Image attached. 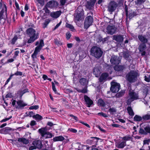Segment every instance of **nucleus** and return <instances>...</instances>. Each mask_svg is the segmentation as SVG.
Returning a JSON list of instances; mask_svg holds the SVG:
<instances>
[{"instance_id": "09e8293b", "label": "nucleus", "mask_w": 150, "mask_h": 150, "mask_svg": "<svg viewBox=\"0 0 150 150\" xmlns=\"http://www.w3.org/2000/svg\"><path fill=\"white\" fill-rule=\"evenodd\" d=\"M52 89L53 91L55 93H57V90L55 88L54 84L53 82H52Z\"/></svg>"}, {"instance_id": "4468645a", "label": "nucleus", "mask_w": 150, "mask_h": 150, "mask_svg": "<svg viewBox=\"0 0 150 150\" xmlns=\"http://www.w3.org/2000/svg\"><path fill=\"white\" fill-rule=\"evenodd\" d=\"M126 145L125 142L123 140H120L115 143V146L117 148L120 149H123Z\"/></svg>"}, {"instance_id": "c756f323", "label": "nucleus", "mask_w": 150, "mask_h": 150, "mask_svg": "<svg viewBox=\"0 0 150 150\" xmlns=\"http://www.w3.org/2000/svg\"><path fill=\"white\" fill-rule=\"evenodd\" d=\"M93 72L96 77H98L100 73V70L99 68L97 67L94 68L93 69Z\"/></svg>"}, {"instance_id": "7c9ffc66", "label": "nucleus", "mask_w": 150, "mask_h": 150, "mask_svg": "<svg viewBox=\"0 0 150 150\" xmlns=\"http://www.w3.org/2000/svg\"><path fill=\"white\" fill-rule=\"evenodd\" d=\"M127 110L129 115L131 116H133L134 115V113L131 107H128Z\"/></svg>"}, {"instance_id": "864d4df0", "label": "nucleus", "mask_w": 150, "mask_h": 150, "mask_svg": "<svg viewBox=\"0 0 150 150\" xmlns=\"http://www.w3.org/2000/svg\"><path fill=\"white\" fill-rule=\"evenodd\" d=\"M136 4H141L143 2V0H136L135 1Z\"/></svg>"}, {"instance_id": "dca6fc26", "label": "nucleus", "mask_w": 150, "mask_h": 150, "mask_svg": "<svg viewBox=\"0 0 150 150\" xmlns=\"http://www.w3.org/2000/svg\"><path fill=\"white\" fill-rule=\"evenodd\" d=\"M17 105H16V107L17 108L21 109L27 105L23 100H19L17 102Z\"/></svg>"}, {"instance_id": "423d86ee", "label": "nucleus", "mask_w": 150, "mask_h": 150, "mask_svg": "<svg viewBox=\"0 0 150 150\" xmlns=\"http://www.w3.org/2000/svg\"><path fill=\"white\" fill-rule=\"evenodd\" d=\"M93 21L92 17L91 16H89L86 18L84 23V28L87 29L90 26L92 25Z\"/></svg>"}, {"instance_id": "cd10ccee", "label": "nucleus", "mask_w": 150, "mask_h": 150, "mask_svg": "<svg viewBox=\"0 0 150 150\" xmlns=\"http://www.w3.org/2000/svg\"><path fill=\"white\" fill-rule=\"evenodd\" d=\"M64 139V138L62 136H57L53 138V141L54 142L62 141Z\"/></svg>"}, {"instance_id": "ddd939ff", "label": "nucleus", "mask_w": 150, "mask_h": 150, "mask_svg": "<svg viewBox=\"0 0 150 150\" xmlns=\"http://www.w3.org/2000/svg\"><path fill=\"white\" fill-rule=\"evenodd\" d=\"M96 0H90L87 2L86 7L89 10L92 9L94 6Z\"/></svg>"}, {"instance_id": "20e7f679", "label": "nucleus", "mask_w": 150, "mask_h": 150, "mask_svg": "<svg viewBox=\"0 0 150 150\" xmlns=\"http://www.w3.org/2000/svg\"><path fill=\"white\" fill-rule=\"evenodd\" d=\"M127 100V104H129L138 98V94L133 91H129V96Z\"/></svg>"}, {"instance_id": "de8ad7c7", "label": "nucleus", "mask_w": 150, "mask_h": 150, "mask_svg": "<svg viewBox=\"0 0 150 150\" xmlns=\"http://www.w3.org/2000/svg\"><path fill=\"white\" fill-rule=\"evenodd\" d=\"M98 115L99 116H102L104 117H108L107 114L102 112H99L98 113Z\"/></svg>"}, {"instance_id": "338daca9", "label": "nucleus", "mask_w": 150, "mask_h": 150, "mask_svg": "<svg viewBox=\"0 0 150 150\" xmlns=\"http://www.w3.org/2000/svg\"><path fill=\"white\" fill-rule=\"evenodd\" d=\"M28 115L30 117L33 116V113L32 112H30L28 113Z\"/></svg>"}, {"instance_id": "7ed1b4c3", "label": "nucleus", "mask_w": 150, "mask_h": 150, "mask_svg": "<svg viewBox=\"0 0 150 150\" xmlns=\"http://www.w3.org/2000/svg\"><path fill=\"white\" fill-rule=\"evenodd\" d=\"M90 52L91 55L97 59L100 58L103 54L101 49L96 46L93 47L90 50Z\"/></svg>"}, {"instance_id": "58836bf2", "label": "nucleus", "mask_w": 150, "mask_h": 150, "mask_svg": "<svg viewBox=\"0 0 150 150\" xmlns=\"http://www.w3.org/2000/svg\"><path fill=\"white\" fill-rule=\"evenodd\" d=\"M75 89L79 92L85 93L87 92L86 88H84L83 89H80L78 88H75Z\"/></svg>"}, {"instance_id": "8fccbe9b", "label": "nucleus", "mask_w": 150, "mask_h": 150, "mask_svg": "<svg viewBox=\"0 0 150 150\" xmlns=\"http://www.w3.org/2000/svg\"><path fill=\"white\" fill-rule=\"evenodd\" d=\"M12 117V116H10V117H8V118H4V119L0 121V122H6L8 120H10V119H11Z\"/></svg>"}, {"instance_id": "c03bdc74", "label": "nucleus", "mask_w": 150, "mask_h": 150, "mask_svg": "<svg viewBox=\"0 0 150 150\" xmlns=\"http://www.w3.org/2000/svg\"><path fill=\"white\" fill-rule=\"evenodd\" d=\"M144 129L146 131V134L149 133L150 134V127L149 126H147L144 128Z\"/></svg>"}, {"instance_id": "5fc2aeb1", "label": "nucleus", "mask_w": 150, "mask_h": 150, "mask_svg": "<svg viewBox=\"0 0 150 150\" xmlns=\"http://www.w3.org/2000/svg\"><path fill=\"white\" fill-rule=\"evenodd\" d=\"M15 75L18 76H21L22 75V73L21 71H18L14 74Z\"/></svg>"}, {"instance_id": "6ab92c4d", "label": "nucleus", "mask_w": 150, "mask_h": 150, "mask_svg": "<svg viewBox=\"0 0 150 150\" xmlns=\"http://www.w3.org/2000/svg\"><path fill=\"white\" fill-rule=\"evenodd\" d=\"M121 139L122 140H123L124 142H125L126 143V142L127 141H131L132 142H134V141L133 139V138L130 135H127L123 137H121Z\"/></svg>"}, {"instance_id": "79ce46f5", "label": "nucleus", "mask_w": 150, "mask_h": 150, "mask_svg": "<svg viewBox=\"0 0 150 150\" xmlns=\"http://www.w3.org/2000/svg\"><path fill=\"white\" fill-rule=\"evenodd\" d=\"M39 108V106L38 105H33L31 106L29 108V109L30 110H37Z\"/></svg>"}, {"instance_id": "9d476101", "label": "nucleus", "mask_w": 150, "mask_h": 150, "mask_svg": "<svg viewBox=\"0 0 150 150\" xmlns=\"http://www.w3.org/2000/svg\"><path fill=\"white\" fill-rule=\"evenodd\" d=\"M117 5V4L115 2H111L108 6V11L110 12H113L115 10Z\"/></svg>"}, {"instance_id": "473e14b6", "label": "nucleus", "mask_w": 150, "mask_h": 150, "mask_svg": "<svg viewBox=\"0 0 150 150\" xmlns=\"http://www.w3.org/2000/svg\"><path fill=\"white\" fill-rule=\"evenodd\" d=\"M134 121H140L143 120L142 117L139 116L137 115H136L134 117Z\"/></svg>"}, {"instance_id": "4d7b16f0", "label": "nucleus", "mask_w": 150, "mask_h": 150, "mask_svg": "<svg viewBox=\"0 0 150 150\" xmlns=\"http://www.w3.org/2000/svg\"><path fill=\"white\" fill-rule=\"evenodd\" d=\"M27 92V91L26 90H24L23 91H22L21 92L20 95L21 97L22 96H23V94H24V93H25L26 92Z\"/></svg>"}, {"instance_id": "774afa93", "label": "nucleus", "mask_w": 150, "mask_h": 150, "mask_svg": "<svg viewBox=\"0 0 150 150\" xmlns=\"http://www.w3.org/2000/svg\"><path fill=\"white\" fill-rule=\"evenodd\" d=\"M36 148L34 145L30 146L29 149V150H33L34 149H35Z\"/></svg>"}, {"instance_id": "0e129e2a", "label": "nucleus", "mask_w": 150, "mask_h": 150, "mask_svg": "<svg viewBox=\"0 0 150 150\" xmlns=\"http://www.w3.org/2000/svg\"><path fill=\"white\" fill-rule=\"evenodd\" d=\"M112 126L115 127H119L120 126L117 124H112Z\"/></svg>"}, {"instance_id": "69168bd1", "label": "nucleus", "mask_w": 150, "mask_h": 150, "mask_svg": "<svg viewBox=\"0 0 150 150\" xmlns=\"http://www.w3.org/2000/svg\"><path fill=\"white\" fill-rule=\"evenodd\" d=\"M30 124L31 126H34L36 125V122L34 120H33L31 121Z\"/></svg>"}, {"instance_id": "1a4fd4ad", "label": "nucleus", "mask_w": 150, "mask_h": 150, "mask_svg": "<svg viewBox=\"0 0 150 150\" xmlns=\"http://www.w3.org/2000/svg\"><path fill=\"white\" fill-rule=\"evenodd\" d=\"M110 62L112 64L117 66L120 62V58L118 57L113 55L111 57Z\"/></svg>"}, {"instance_id": "4c0bfd02", "label": "nucleus", "mask_w": 150, "mask_h": 150, "mask_svg": "<svg viewBox=\"0 0 150 150\" xmlns=\"http://www.w3.org/2000/svg\"><path fill=\"white\" fill-rule=\"evenodd\" d=\"M33 117L35 119L39 120H41L42 119V116L38 114L34 115Z\"/></svg>"}, {"instance_id": "2f4dec72", "label": "nucleus", "mask_w": 150, "mask_h": 150, "mask_svg": "<svg viewBox=\"0 0 150 150\" xmlns=\"http://www.w3.org/2000/svg\"><path fill=\"white\" fill-rule=\"evenodd\" d=\"M125 91L124 90H122L119 92L117 93L116 95V96L117 98H120L123 96L125 93Z\"/></svg>"}, {"instance_id": "680f3d73", "label": "nucleus", "mask_w": 150, "mask_h": 150, "mask_svg": "<svg viewBox=\"0 0 150 150\" xmlns=\"http://www.w3.org/2000/svg\"><path fill=\"white\" fill-rule=\"evenodd\" d=\"M61 21H60L58 24H57L55 27L54 30H55L57 29L61 25Z\"/></svg>"}, {"instance_id": "f257e3e1", "label": "nucleus", "mask_w": 150, "mask_h": 150, "mask_svg": "<svg viewBox=\"0 0 150 150\" xmlns=\"http://www.w3.org/2000/svg\"><path fill=\"white\" fill-rule=\"evenodd\" d=\"M26 33L30 37L27 41L28 43L33 42L38 38V34L36 33L35 30L33 28H29L27 29Z\"/></svg>"}, {"instance_id": "37998d69", "label": "nucleus", "mask_w": 150, "mask_h": 150, "mask_svg": "<svg viewBox=\"0 0 150 150\" xmlns=\"http://www.w3.org/2000/svg\"><path fill=\"white\" fill-rule=\"evenodd\" d=\"M139 132L140 134H146V131L142 129H140Z\"/></svg>"}, {"instance_id": "39448f33", "label": "nucleus", "mask_w": 150, "mask_h": 150, "mask_svg": "<svg viewBox=\"0 0 150 150\" xmlns=\"http://www.w3.org/2000/svg\"><path fill=\"white\" fill-rule=\"evenodd\" d=\"M38 131L41 134L42 137L45 139L50 138L52 137V134L48 132L44 128L40 129L38 130Z\"/></svg>"}, {"instance_id": "6e6d98bb", "label": "nucleus", "mask_w": 150, "mask_h": 150, "mask_svg": "<svg viewBox=\"0 0 150 150\" xmlns=\"http://www.w3.org/2000/svg\"><path fill=\"white\" fill-rule=\"evenodd\" d=\"M71 36L70 33L69 32H67L66 34V37L67 39H69Z\"/></svg>"}, {"instance_id": "2eb2a0df", "label": "nucleus", "mask_w": 150, "mask_h": 150, "mask_svg": "<svg viewBox=\"0 0 150 150\" xmlns=\"http://www.w3.org/2000/svg\"><path fill=\"white\" fill-rule=\"evenodd\" d=\"M84 18L83 13L82 11H81L80 13L77 12L74 19L75 22L79 21L81 20Z\"/></svg>"}, {"instance_id": "bb28decb", "label": "nucleus", "mask_w": 150, "mask_h": 150, "mask_svg": "<svg viewBox=\"0 0 150 150\" xmlns=\"http://www.w3.org/2000/svg\"><path fill=\"white\" fill-rule=\"evenodd\" d=\"M125 68V65L117 66V65L114 67L115 70L117 71H122Z\"/></svg>"}, {"instance_id": "f704fd0d", "label": "nucleus", "mask_w": 150, "mask_h": 150, "mask_svg": "<svg viewBox=\"0 0 150 150\" xmlns=\"http://www.w3.org/2000/svg\"><path fill=\"white\" fill-rule=\"evenodd\" d=\"M66 26L69 28L71 31H74L75 30L74 27L68 23H66Z\"/></svg>"}, {"instance_id": "bf43d9fd", "label": "nucleus", "mask_w": 150, "mask_h": 150, "mask_svg": "<svg viewBox=\"0 0 150 150\" xmlns=\"http://www.w3.org/2000/svg\"><path fill=\"white\" fill-rule=\"evenodd\" d=\"M38 3L41 4H43L44 3V0H37Z\"/></svg>"}, {"instance_id": "c9c22d12", "label": "nucleus", "mask_w": 150, "mask_h": 150, "mask_svg": "<svg viewBox=\"0 0 150 150\" xmlns=\"http://www.w3.org/2000/svg\"><path fill=\"white\" fill-rule=\"evenodd\" d=\"M146 46L144 44H141L139 48L140 51L141 52L143 51L145 49Z\"/></svg>"}, {"instance_id": "6e6552de", "label": "nucleus", "mask_w": 150, "mask_h": 150, "mask_svg": "<svg viewBox=\"0 0 150 150\" xmlns=\"http://www.w3.org/2000/svg\"><path fill=\"white\" fill-rule=\"evenodd\" d=\"M111 85L110 90L112 92L115 93L119 91L120 87L119 83L115 82H112Z\"/></svg>"}, {"instance_id": "c85d7f7f", "label": "nucleus", "mask_w": 150, "mask_h": 150, "mask_svg": "<svg viewBox=\"0 0 150 150\" xmlns=\"http://www.w3.org/2000/svg\"><path fill=\"white\" fill-rule=\"evenodd\" d=\"M80 83L83 85H86L88 83V81L85 78H82L79 81Z\"/></svg>"}, {"instance_id": "49530a36", "label": "nucleus", "mask_w": 150, "mask_h": 150, "mask_svg": "<svg viewBox=\"0 0 150 150\" xmlns=\"http://www.w3.org/2000/svg\"><path fill=\"white\" fill-rule=\"evenodd\" d=\"M109 111L111 113L113 114L116 112V109L114 108H111L109 109Z\"/></svg>"}, {"instance_id": "a878e982", "label": "nucleus", "mask_w": 150, "mask_h": 150, "mask_svg": "<svg viewBox=\"0 0 150 150\" xmlns=\"http://www.w3.org/2000/svg\"><path fill=\"white\" fill-rule=\"evenodd\" d=\"M138 38L139 40L143 43H145L147 42V40L145 36L139 35Z\"/></svg>"}, {"instance_id": "393cba45", "label": "nucleus", "mask_w": 150, "mask_h": 150, "mask_svg": "<svg viewBox=\"0 0 150 150\" xmlns=\"http://www.w3.org/2000/svg\"><path fill=\"white\" fill-rule=\"evenodd\" d=\"M18 141L20 143L27 144L29 143L28 140L24 138H21L18 139Z\"/></svg>"}, {"instance_id": "72a5a7b5", "label": "nucleus", "mask_w": 150, "mask_h": 150, "mask_svg": "<svg viewBox=\"0 0 150 150\" xmlns=\"http://www.w3.org/2000/svg\"><path fill=\"white\" fill-rule=\"evenodd\" d=\"M50 20L49 19H47L45 21V22L42 24V27L45 28H46L47 25L50 22Z\"/></svg>"}, {"instance_id": "a18cd8bd", "label": "nucleus", "mask_w": 150, "mask_h": 150, "mask_svg": "<svg viewBox=\"0 0 150 150\" xmlns=\"http://www.w3.org/2000/svg\"><path fill=\"white\" fill-rule=\"evenodd\" d=\"M54 42L56 45H62V43L60 41H58L57 39H55L54 40Z\"/></svg>"}, {"instance_id": "f8f14e48", "label": "nucleus", "mask_w": 150, "mask_h": 150, "mask_svg": "<svg viewBox=\"0 0 150 150\" xmlns=\"http://www.w3.org/2000/svg\"><path fill=\"white\" fill-rule=\"evenodd\" d=\"M116 30V28L113 25H108L107 28V32L111 35L115 33Z\"/></svg>"}, {"instance_id": "a19ab883", "label": "nucleus", "mask_w": 150, "mask_h": 150, "mask_svg": "<svg viewBox=\"0 0 150 150\" xmlns=\"http://www.w3.org/2000/svg\"><path fill=\"white\" fill-rule=\"evenodd\" d=\"M98 105L102 106H104L105 105V103L104 101L102 99H100L98 101Z\"/></svg>"}, {"instance_id": "b1692460", "label": "nucleus", "mask_w": 150, "mask_h": 150, "mask_svg": "<svg viewBox=\"0 0 150 150\" xmlns=\"http://www.w3.org/2000/svg\"><path fill=\"white\" fill-rule=\"evenodd\" d=\"M113 39L117 42H120L123 40V37L120 35H114L113 36Z\"/></svg>"}, {"instance_id": "f3484780", "label": "nucleus", "mask_w": 150, "mask_h": 150, "mask_svg": "<svg viewBox=\"0 0 150 150\" xmlns=\"http://www.w3.org/2000/svg\"><path fill=\"white\" fill-rule=\"evenodd\" d=\"M7 8L6 5H4V8L1 10L0 13V19L5 18V16H6Z\"/></svg>"}, {"instance_id": "412c9836", "label": "nucleus", "mask_w": 150, "mask_h": 150, "mask_svg": "<svg viewBox=\"0 0 150 150\" xmlns=\"http://www.w3.org/2000/svg\"><path fill=\"white\" fill-rule=\"evenodd\" d=\"M12 129L9 127H6L0 129V133L6 134L10 132Z\"/></svg>"}, {"instance_id": "5701e85b", "label": "nucleus", "mask_w": 150, "mask_h": 150, "mask_svg": "<svg viewBox=\"0 0 150 150\" xmlns=\"http://www.w3.org/2000/svg\"><path fill=\"white\" fill-rule=\"evenodd\" d=\"M108 76V75L107 73H103L101 75L99 79V81L101 82L105 81L107 79Z\"/></svg>"}, {"instance_id": "e2e57ef3", "label": "nucleus", "mask_w": 150, "mask_h": 150, "mask_svg": "<svg viewBox=\"0 0 150 150\" xmlns=\"http://www.w3.org/2000/svg\"><path fill=\"white\" fill-rule=\"evenodd\" d=\"M12 97V94L11 93L7 94L6 96V98H11Z\"/></svg>"}, {"instance_id": "e433bc0d", "label": "nucleus", "mask_w": 150, "mask_h": 150, "mask_svg": "<svg viewBox=\"0 0 150 150\" xmlns=\"http://www.w3.org/2000/svg\"><path fill=\"white\" fill-rule=\"evenodd\" d=\"M19 33H20L19 32L17 33L15 35L14 37L12 39V42H11V43L12 44H14L15 43L16 41V40L17 39V38H18L17 36L18 35H19L20 36Z\"/></svg>"}, {"instance_id": "13d9d810", "label": "nucleus", "mask_w": 150, "mask_h": 150, "mask_svg": "<svg viewBox=\"0 0 150 150\" xmlns=\"http://www.w3.org/2000/svg\"><path fill=\"white\" fill-rule=\"evenodd\" d=\"M144 80L146 81L147 82H149L150 81V79H149V77H147L146 76H144Z\"/></svg>"}, {"instance_id": "0eeeda50", "label": "nucleus", "mask_w": 150, "mask_h": 150, "mask_svg": "<svg viewBox=\"0 0 150 150\" xmlns=\"http://www.w3.org/2000/svg\"><path fill=\"white\" fill-rule=\"evenodd\" d=\"M35 48L34 52L38 54L41 50L42 48L44 46L43 41L42 40H40V41H38L35 43L36 45H38Z\"/></svg>"}, {"instance_id": "aec40b11", "label": "nucleus", "mask_w": 150, "mask_h": 150, "mask_svg": "<svg viewBox=\"0 0 150 150\" xmlns=\"http://www.w3.org/2000/svg\"><path fill=\"white\" fill-rule=\"evenodd\" d=\"M84 99L86 104L87 105V106L88 107H90L93 103V101L87 96H84Z\"/></svg>"}, {"instance_id": "9b49d317", "label": "nucleus", "mask_w": 150, "mask_h": 150, "mask_svg": "<svg viewBox=\"0 0 150 150\" xmlns=\"http://www.w3.org/2000/svg\"><path fill=\"white\" fill-rule=\"evenodd\" d=\"M58 5L59 4L57 2L54 0H52L47 3L46 6L47 7L53 8L57 7Z\"/></svg>"}, {"instance_id": "f03ea898", "label": "nucleus", "mask_w": 150, "mask_h": 150, "mask_svg": "<svg viewBox=\"0 0 150 150\" xmlns=\"http://www.w3.org/2000/svg\"><path fill=\"white\" fill-rule=\"evenodd\" d=\"M139 74L137 71H131L126 75V79L130 83L137 81Z\"/></svg>"}, {"instance_id": "4be33fe9", "label": "nucleus", "mask_w": 150, "mask_h": 150, "mask_svg": "<svg viewBox=\"0 0 150 150\" xmlns=\"http://www.w3.org/2000/svg\"><path fill=\"white\" fill-rule=\"evenodd\" d=\"M32 144L37 148H40L42 147L41 142L40 140H35L33 142Z\"/></svg>"}, {"instance_id": "052dcab7", "label": "nucleus", "mask_w": 150, "mask_h": 150, "mask_svg": "<svg viewBox=\"0 0 150 150\" xmlns=\"http://www.w3.org/2000/svg\"><path fill=\"white\" fill-rule=\"evenodd\" d=\"M66 0H60V2L62 5H64L65 2Z\"/></svg>"}, {"instance_id": "603ef678", "label": "nucleus", "mask_w": 150, "mask_h": 150, "mask_svg": "<svg viewBox=\"0 0 150 150\" xmlns=\"http://www.w3.org/2000/svg\"><path fill=\"white\" fill-rule=\"evenodd\" d=\"M68 130L70 132L74 133H76L77 132V130L76 129L72 128L69 129Z\"/></svg>"}, {"instance_id": "ea45409f", "label": "nucleus", "mask_w": 150, "mask_h": 150, "mask_svg": "<svg viewBox=\"0 0 150 150\" xmlns=\"http://www.w3.org/2000/svg\"><path fill=\"white\" fill-rule=\"evenodd\" d=\"M143 120H150V115L146 114L142 116Z\"/></svg>"}, {"instance_id": "a211bd4d", "label": "nucleus", "mask_w": 150, "mask_h": 150, "mask_svg": "<svg viewBox=\"0 0 150 150\" xmlns=\"http://www.w3.org/2000/svg\"><path fill=\"white\" fill-rule=\"evenodd\" d=\"M60 11H57L56 12H52L50 14V16L53 18H57L59 17L61 13Z\"/></svg>"}, {"instance_id": "3c124183", "label": "nucleus", "mask_w": 150, "mask_h": 150, "mask_svg": "<svg viewBox=\"0 0 150 150\" xmlns=\"http://www.w3.org/2000/svg\"><path fill=\"white\" fill-rule=\"evenodd\" d=\"M38 54L35 53L33 52V54L32 55V57L33 59V60H35L37 58V55Z\"/></svg>"}]
</instances>
